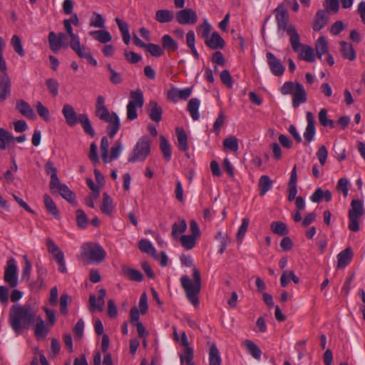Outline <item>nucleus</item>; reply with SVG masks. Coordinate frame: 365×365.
I'll list each match as a JSON object with an SVG mask.
<instances>
[{
    "mask_svg": "<svg viewBox=\"0 0 365 365\" xmlns=\"http://www.w3.org/2000/svg\"><path fill=\"white\" fill-rule=\"evenodd\" d=\"M106 68L110 72L109 80L113 84H119L123 82V77L120 73L112 68L110 64H107Z\"/></svg>",
    "mask_w": 365,
    "mask_h": 365,
    "instance_id": "6e6d98bb",
    "label": "nucleus"
},
{
    "mask_svg": "<svg viewBox=\"0 0 365 365\" xmlns=\"http://www.w3.org/2000/svg\"><path fill=\"white\" fill-rule=\"evenodd\" d=\"M221 363L219 350L216 345L212 344L209 350V365H221Z\"/></svg>",
    "mask_w": 365,
    "mask_h": 365,
    "instance_id": "473e14b6",
    "label": "nucleus"
},
{
    "mask_svg": "<svg viewBox=\"0 0 365 365\" xmlns=\"http://www.w3.org/2000/svg\"><path fill=\"white\" fill-rule=\"evenodd\" d=\"M43 272L44 270L42 268L38 269V277L36 282L32 283L31 284V289L34 290H40L42 287H44V282H43Z\"/></svg>",
    "mask_w": 365,
    "mask_h": 365,
    "instance_id": "680f3d73",
    "label": "nucleus"
},
{
    "mask_svg": "<svg viewBox=\"0 0 365 365\" xmlns=\"http://www.w3.org/2000/svg\"><path fill=\"white\" fill-rule=\"evenodd\" d=\"M115 210V205L112 198L106 192L103 195V201L101 206L102 213L106 215L111 216Z\"/></svg>",
    "mask_w": 365,
    "mask_h": 365,
    "instance_id": "4be33fe9",
    "label": "nucleus"
},
{
    "mask_svg": "<svg viewBox=\"0 0 365 365\" xmlns=\"http://www.w3.org/2000/svg\"><path fill=\"white\" fill-rule=\"evenodd\" d=\"M4 278V281L8 283L11 288H14L17 286V266L14 258L8 260Z\"/></svg>",
    "mask_w": 365,
    "mask_h": 365,
    "instance_id": "0eeeda50",
    "label": "nucleus"
},
{
    "mask_svg": "<svg viewBox=\"0 0 365 365\" xmlns=\"http://www.w3.org/2000/svg\"><path fill=\"white\" fill-rule=\"evenodd\" d=\"M148 113L153 121L158 123L162 119L163 110L156 101H150L148 106Z\"/></svg>",
    "mask_w": 365,
    "mask_h": 365,
    "instance_id": "6ab92c4d",
    "label": "nucleus"
},
{
    "mask_svg": "<svg viewBox=\"0 0 365 365\" xmlns=\"http://www.w3.org/2000/svg\"><path fill=\"white\" fill-rule=\"evenodd\" d=\"M122 272H123L124 275H125L131 281L141 282L143 280V274L138 269L123 265Z\"/></svg>",
    "mask_w": 365,
    "mask_h": 365,
    "instance_id": "c85d7f7f",
    "label": "nucleus"
},
{
    "mask_svg": "<svg viewBox=\"0 0 365 365\" xmlns=\"http://www.w3.org/2000/svg\"><path fill=\"white\" fill-rule=\"evenodd\" d=\"M89 24L95 28L103 29L105 27V19L101 14L93 12Z\"/></svg>",
    "mask_w": 365,
    "mask_h": 365,
    "instance_id": "8fccbe9b",
    "label": "nucleus"
},
{
    "mask_svg": "<svg viewBox=\"0 0 365 365\" xmlns=\"http://www.w3.org/2000/svg\"><path fill=\"white\" fill-rule=\"evenodd\" d=\"M63 24L66 33L71 38L70 43H73L75 42L80 41L79 36L73 33V28L71 26V24H70L69 21L63 20Z\"/></svg>",
    "mask_w": 365,
    "mask_h": 365,
    "instance_id": "052dcab7",
    "label": "nucleus"
},
{
    "mask_svg": "<svg viewBox=\"0 0 365 365\" xmlns=\"http://www.w3.org/2000/svg\"><path fill=\"white\" fill-rule=\"evenodd\" d=\"M24 267L22 270V279L23 280H29L30 277V274L31 272V263L28 259V257L26 255L24 256Z\"/></svg>",
    "mask_w": 365,
    "mask_h": 365,
    "instance_id": "69168bd1",
    "label": "nucleus"
},
{
    "mask_svg": "<svg viewBox=\"0 0 365 365\" xmlns=\"http://www.w3.org/2000/svg\"><path fill=\"white\" fill-rule=\"evenodd\" d=\"M353 252L351 247H346L337 255V268L346 267L351 261Z\"/></svg>",
    "mask_w": 365,
    "mask_h": 365,
    "instance_id": "aec40b11",
    "label": "nucleus"
},
{
    "mask_svg": "<svg viewBox=\"0 0 365 365\" xmlns=\"http://www.w3.org/2000/svg\"><path fill=\"white\" fill-rule=\"evenodd\" d=\"M191 93V88H186L182 90L172 88L168 91L167 96L168 99L173 103H176L179 100H186L190 96Z\"/></svg>",
    "mask_w": 365,
    "mask_h": 365,
    "instance_id": "f8f14e48",
    "label": "nucleus"
},
{
    "mask_svg": "<svg viewBox=\"0 0 365 365\" xmlns=\"http://www.w3.org/2000/svg\"><path fill=\"white\" fill-rule=\"evenodd\" d=\"M177 21L182 25L195 24L198 20L197 13L192 9L178 11L175 16Z\"/></svg>",
    "mask_w": 365,
    "mask_h": 365,
    "instance_id": "6e6552de",
    "label": "nucleus"
},
{
    "mask_svg": "<svg viewBox=\"0 0 365 365\" xmlns=\"http://www.w3.org/2000/svg\"><path fill=\"white\" fill-rule=\"evenodd\" d=\"M37 317L34 307L26 303L14 304L9 312V323L15 333H20L24 329H29Z\"/></svg>",
    "mask_w": 365,
    "mask_h": 365,
    "instance_id": "f257e3e1",
    "label": "nucleus"
},
{
    "mask_svg": "<svg viewBox=\"0 0 365 365\" xmlns=\"http://www.w3.org/2000/svg\"><path fill=\"white\" fill-rule=\"evenodd\" d=\"M327 24L326 14L324 10H319L314 17L313 29L315 31L321 30Z\"/></svg>",
    "mask_w": 365,
    "mask_h": 365,
    "instance_id": "2f4dec72",
    "label": "nucleus"
},
{
    "mask_svg": "<svg viewBox=\"0 0 365 365\" xmlns=\"http://www.w3.org/2000/svg\"><path fill=\"white\" fill-rule=\"evenodd\" d=\"M34 322H36L35 334L36 337L44 339L48 333V328L44 321L40 316H37Z\"/></svg>",
    "mask_w": 365,
    "mask_h": 365,
    "instance_id": "a878e982",
    "label": "nucleus"
},
{
    "mask_svg": "<svg viewBox=\"0 0 365 365\" xmlns=\"http://www.w3.org/2000/svg\"><path fill=\"white\" fill-rule=\"evenodd\" d=\"M245 344L247 349L248 352L256 359H259L262 351L259 346L250 340H246Z\"/></svg>",
    "mask_w": 365,
    "mask_h": 365,
    "instance_id": "37998d69",
    "label": "nucleus"
},
{
    "mask_svg": "<svg viewBox=\"0 0 365 365\" xmlns=\"http://www.w3.org/2000/svg\"><path fill=\"white\" fill-rule=\"evenodd\" d=\"M11 43L14 51L20 56H24L25 52L21 44V38L17 35H14L11 40Z\"/></svg>",
    "mask_w": 365,
    "mask_h": 365,
    "instance_id": "864d4df0",
    "label": "nucleus"
},
{
    "mask_svg": "<svg viewBox=\"0 0 365 365\" xmlns=\"http://www.w3.org/2000/svg\"><path fill=\"white\" fill-rule=\"evenodd\" d=\"M66 39V36L63 33L56 34L54 31H51L48 36L50 49L57 53L62 47L66 48L68 45L65 43Z\"/></svg>",
    "mask_w": 365,
    "mask_h": 365,
    "instance_id": "1a4fd4ad",
    "label": "nucleus"
},
{
    "mask_svg": "<svg viewBox=\"0 0 365 365\" xmlns=\"http://www.w3.org/2000/svg\"><path fill=\"white\" fill-rule=\"evenodd\" d=\"M36 111L38 114L46 121L49 120L50 115L48 108L41 102L38 101L36 104Z\"/></svg>",
    "mask_w": 365,
    "mask_h": 365,
    "instance_id": "338daca9",
    "label": "nucleus"
},
{
    "mask_svg": "<svg viewBox=\"0 0 365 365\" xmlns=\"http://www.w3.org/2000/svg\"><path fill=\"white\" fill-rule=\"evenodd\" d=\"M315 49L317 51V57L321 59L322 56L324 53H327L328 51V46L327 42L324 36H320L316 43H315Z\"/></svg>",
    "mask_w": 365,
    "mask_h": 365,
    "instance_id": "a19ab883",
    "label": "nucleus"
},
{
    "mask_svg": "<svg viewBox=\"0 0 365 365\" xmlns=\"http://www.w3.org/2000/svg\"><path fill=\"white\" fill-rule=\"evenodd\" d=\"M138 247L140 251L150 255L153 257H157L156 250L152 245V243L147 239H142L140 240Z\"/></svg>",
    "mask_w": 365,
    "mask_h": 365,
    "instance_id": "58836bf2",
    "label": "nucleus"
},
{
    "mask_svg": "<svg viewBox=\"0 0 365 365\" xmlns=\"http://www.w3.org/2000/svg\"><path fill=\"white\" fill-rule=\"evenodd\" d=\"M58 191L61 196L70 203H73L75 201V194L66 184L61 186Z\"/></svg>",
    "mask_w": 365,
    "mask_h": 365,
    "instance_id": "a18cd8bd",
    "label": "nucleus"
},
{
    "mask_svg": "<svg viewBox=\"0 0 365 365\" xmlns=\"http://www.w3.org/2000/svg\"><path fill=\"white\" fill-rule=\"evenodd\" d=\"M319 123L324 127H329L333 128L334 127V122L330 120L327 117V110L325 108L320 110L319 113Z\"/></svg>",
    "mask_w": 365,
    "mask_h": 365,
    "instance_id": "09e8293b",
    "label": "nucleus"
},
{
    "mask_svg": "<svg viewBox=\"0 0 365 365\" xmlns=\"http://www.w3.org/2000/svg\"><path fill=\"white\" fill-rule=\"evenodd\" d=\"M297 81H287L280 88L279 91L282 95L293 94L297 89Z\"/></svg>",
    "mask_w": 365,
    "mask_h": 365,
    "instance_id": "5fc2aeb1",
    "label": "nucleus"
},
{
    "mask_svg": "<svg viewBox=\"0 0 365 365\" xmlns=\"http://www.w3.org/2000/svg\"><path fill=\"white\" fill-rule=\"evenodd\" d=\"M192 272L194 282H192L187 275L182 276L180 281L187 299L193 306L196 307L199 304L197 294L201 288V277L200 272L196 268H193Z\"/></svg>",
    "mask_w": 365,
    "mask_h": 365,
    "instance_id": "7ed1b4c3",
    "label": "nucleus"
},
{
    "mask_svg": "<svg viewBox=\"0 0 365 365\" xmlns=\"http://www.w3.org/2000/svg\"><path fill=\"white\" fill-rule=\"evenodd\" d=\"M150 153V140L148 136L141 137L130 153L128 160L135 163L143 162Z\"/></svg>",
    "mask_w": 365,
    "mask_h": 365,
    "instance_id": "20e7f679",
    "label": "nucleus"
},
{
    "mask_svg": "<svg viewBox=\"0 0 365 365\" xmlns=\"http://www.w3.org/2000/svg\"><path fill=\"white\" fill-rule=\"evenodd\" d=\"M15 108L24 117L32 120L36 118L34 109L26 101L24 100L16 101Z\"/></svg>",
    "mask_w": 365,
    "mask_h": 365,
    "instance_id": "f3484780",
    "label": "nucleus"
},
{
    "mask_svg": "<svg viewBox=\"0 0 365 365\" xmlns=\"http://www.w3.org/2000/svg\"><path fill=\"white\" fill-rule=\"evenodd\" d=\"M207 47L212 50L222 49L225 46L224 39L217 32H213L211 36L205 41Z\"/></svg>",
    "mask_w": 365,
    "mask_h": 365,
    "instance_id": "dca6fc26",
    "label": "nucleus"
},
{
    "mask_svg": "<svg viewBox=\"0 0 365 365\" xmlns=\"http://www.w3.org/2000/svg\"><path fill=\"white\" fill-rule=\"evenodd\" d=\"M14 139L13 135L4 128H0V148L6 149V144Z\"/></svg>",
    "mask_w": 365,
    "mask_h": 365,
    "instance_id": "de8ad7c7",
    "label": "nucleus"
},
{
    "mask_svg": "<svg viewBox=\"0 0 365 365\" xmlns=\"http://www.w3.org/2000/svg\"><path fill=\"white\" fill-rule=\"evenodd\" d=\"M197 34L201 38L206 40L209 38L211 31V25L207 19H205L203 23L197 28Z\"/></svg>",
    "mask_w": 365,
    "mask_h": 365,
    "instance_id": "3c124183",
    "label": "nucleus"
},
{
    "mask_svg": "<svg viewBox=\"0 0 365 365\" xmlns=\"http://www.w3.org/2000/svg\"><path fill=\"white\" fill-rule=\"evenodd\" d=\"M223 145L225 148L232 151H237L238 150V140L234 137H229L224 140Z\"/></svg>",
    "mask_w": 365,
    "mask_h": 365,
    "instance_id": "e2e57ef3",
    "label": "nucleus"
},
{
    "mask_svg": "<svg viewBox=\"0 0 365 365\" xmlns=\"http://www.w3.org/2000/svg\"><path fill=\"white\" fill-rule=\"evenodd\" d=\"M200 101L197 98H191L187 103V110L193 120H197L200 118L198 112Z\"/></svg>",
    "mask_w": 365,
    "mask_h": 365,
    "instance_id": "bb28decb",
    "label": "nucleus"
},
{
    "mask_svg": "<svg viewBox=\"0 0 365 365\" xmlns=\"http://www.w3.org/2000/svg\"><path fill=\"white\" fill-rule=\"evenodd\" d=\"M43 202L47 211L49 213H51L54 217L58 219L59 212L52 198L48 195H44Z\"/></svg>",
    "mask_w": 365,
    "mask_h": 365,
    "instance_id": "c9c22d12",
    "label": "nucleus"
},
{
    "mask_svg": "<svg viewBox=\"0 0 365 365\" xmlns=\"http://www.w3.org/2000/svg\"><path fill=\"white\" fill-rule=\"evenodd\" d=\"M306 118L307 121V125L306 127L305 132L304 133V137L305 139L304 144H307L314 140L315 135V124H314V118L313 114L311 112H307Z\"/></svg>",
    "mask_w": 365,
    "mask_h": 365,
    "instance_id": "ddd939ff",
    "label": "nucleus"
},
{
    "mask_svg": "<svg viewBox=\"0 0 365 365\" xmlns=\"http://www.w3.org/2000/svg\"><path fill=\"white\" fill-rule=\"evenodd\" d=\"M83 254L92 263L101 262L106 256V251L101 245L92 243H88L83 247Z\"/></svg>",
    "mask_w": 365,
    "mask_h": 365,
    "instance_id": "423d86ee",
    "label": "nucleus"
},
{
    "mask_svg": "<svg viewBox=\"0 0 365 365\" xmlns=\"http://www.w3.org/2000/svg\"><path fill=\"white\" fill-rule=\"evenodd\" d=\"M155 19L160 24L169 23L174 19V13L168 9H160L155 12Z\"/></svg>",
    "mask_w": 365,
    "mask_h": 365,
    "instance_id": "b1692460",
    "label": "nucleus"
},
{
    "mask_svg": "<svg viewBox=\"0 0 365 365\" xmlns=\"http://www.w3.org/2000/svg\"><path fill=\"white\" fill-rule=\"evenodd\" d=\"M62 113L68 126H75L78 123V115L72 106L65 104L62 109Z\"/></svg>",
    "mask_w": 365,
    "mask_h": 365,
    "instance_id": "4468645a",
    "label": "nucleus"
},
{
    "mask_svg": "<svg viewBox=\"0 0 365 365\" xmlns=\"http://www.w3.org/2000/svg\"><path fill=\"white\" fill-rule=\"evenodd\" d=\"M272 186V182L268 175H262L259 180V195L263 196Z\"/></svg>",
    "mask_w": 365,
    "mask_h": 365,
    "instance_id": "ea45409f",
    "label": "nucleus"
},
{
    "mask_svg": "<svg viewBox=\"0 0 365 365\" xmlns=\"http://www.w3.org/2000/svg\"><path fill=\"white\" fill-rule=\"evenodd\" d=\"M11 93V80L7 73L0 76V101H4Z\"/></svg>",
    "mask_w": 365,
    "mask_h": 365,
    "instance_id": "2eb2a0df",
    "label": "nucleus"
},
{
    "mask_svg": "<svg viewBox=\"0 0 365 365\" xmlns=\"http://www.w3.org/2000/svg\"><path fill=\"white\" fill-rule=\"evenodd\" d=\"M307 101V93L304 86L300 83H297V89L292 94V106L297 108L300 104Z\"/></svg>",
    "mask_w": 365,
    "mask_h": 365,
    "instance_id": "a211bd4d",
    "label": "nucleus"
},
{
    "mask_svg": "<svg viewBox=\"0 0 365 365\" xmlns=\"http://www.w3.org/2000/svg\"><path fill=\"white\" fill-rule=\"evenodd\" d=\"M300 48H302L300 57L303 60L307 62H314L315 61L314 51L311 46L300 43Z\"/></svg>",
    "mask_w": 365,
    "mask_h": 365,
    "instance_id": "4c0bfd02",
    "label": "nucleus"
},
{
    "mask_svg": "<svg viewBox=\"0 0 365 365\" xmlns=\"http://www.w3.org/2000/svg\"><path fill=\"white\" fill-rule=\"evenodd\" d=\"M78 123H81L83 131L90 135L91 137H94L95 131L92 127L91 123L86 114L82 113L78 115Z\"/></svg>",
    "mask_w": 365,
    "mask_h": 365,
    "instance_id": "c756f323",
    "label": "nucleus"
},
{
    "mask_svg": "<svg viewBox=\"0 0 365 365\" xmlns=\"http://www.w3.org/2000/svg\"><path fill=\"white\" fill-rule=\"evenodd\" d=\"M278 32L285 31L289 36V42L294 51L297 52L300 46V37L295 26L289 24V14L284 4H280L274 10Z\"/></svg>",
    "mask_w": 365,
    "mask_h": 365,
    "instance_id": "f03ea898",
    "label": "nucleus"
},
{
    "mask_svg": "<svg viewBox=\"0 0 365 365\" xmlns=\"http://www.w3.org/2000/svg\"><path fill=\"white\" fill-rule=\"evenodd\" d=\"M250 224V220L247 217H245L242 220V224L240 227L238 229L237 233V240L241 242L243 237L245 235V233L247 230L248 226Z\"/></svg>",
    "mask_w": 365,
    "mask_h": 365,
    "instance_id": "13d9d810",
    "label": "nucleus"
},
{
    "mask_svg": "<svg viewBox=\"0 0 365 365\" xmlns=\"http://www.w3.org/2000/svg\"><path fill=\"white\" fill-rule=\"evenodd\" d=\"M90 36L93 38L102 43H106L112 40V36L109 31L107 30L100 29L97 31H91Z\"/></svg>",
    "mask_w": 365,
    "mask_h": 365,
    "instance_id": "cd10ccee",
    "label": "nucleus"
},
{
    "mask_svg": "<svg viewBox=\"0 0 365 365\" xmlns=\"http://www.w3.org/2000/svg\"><path fill=\"white\" fill-rule=\"evenodd\" d=\"M340 46V51L345 59H348L351 61L356 59V53L351 43L345 41H341Z\"/></svg>",
    "mask_w": 365,
    "mask_h": 365,
    "instance_id": "5701e85b",
    "label": "nucleus"
},
{
    "mask_svg": "<svg viewBox=\"0 0 365 365\" xmlns=\"http://www.w3.org/2000/svg\"><path fill=\"white\" fill-rule=\"evenodd\" d=\"M146 51L150 53L151 56L155 57H159L163 55L164 51L163 48L159 45L155 43H148L146 46Z\"/></svg>",
    "mask_w": 365,
    "mask_h": 365,
    "instance_id": "bf43d9fd",
    "label": "nucleus"
},
{
    "mask_svg": "<svg viewBox=\"0 0 365 365\" xmlns=\"http://www.w3.org/2000/svg\"><path fill=\"white\" fill-rule=\"evenodd\" d=\"M351 208L348 212V228L352 232H358L360 230L359 219L365 215V209L363 201L354 199L351 202Z\"/></svg>",
    "mask_w": 365,
    "mask_h": 365,
    "instance_id": "39448f33",
    "label": "nucleus"
},
{
    "mask_svg": "<svg viewBox=\"0 0 365 365\" xmlns=\"http://www.w3.org/2000/svg\"><path fill=\"white\" fill-rule=\"evenodd\" d=\"M76 222L80 228H85L88 224V218L83 210L79 209L76 211Z\"/></svg>",
    "mask_w": 365,
    "mask_h": 365,
    "instance_id": "0e129e2a",
    "label": "nucleus"
},
{
    "mask_svg": "<svg viewBox=\"0 0 365 365\" xmlns=\"http://www.w3.org/2000/svg\"><path fill=\"white\" fill-rule=\"evenodd\" d=\"M178 146L181 151L186 152L188 150L187 135L182 128L176 129Z\"/></svg>",
    "mask_w": 365,
    "mask_h": 365,
    "instance_id": "7c9ffc66",
    "label": "nucleus"
},
{
    "mask_svg": "<svg viewBox=\"0 0 365 365\" xmlns=\"http://www.w3.org/2000/svg\"><path fill=\"white\" fill-rule=\"evenodd\" d=\"M46 85L47 86V88L49 91V93L53 96H56L58 94V87L59 83L58 82L54 79V78H48L46 81Z\"/></svg>",
    "mask_w": 365,
    "mask_h": 365,
    "instance_id": "4d7b16f0",
    "label": "nucleus"
},
{
    "mask_svg": "<svg viewBox=\"0 0 365 365\" xmlns=\"http://www.w3.org/2000/svg\"><path fill=\"white\" fill-rule=\"evenodd\" d=\"M124 56H125L126 60L129 63H137L142 59V57L140 55H139L133 51H128L127 50H125L124 51Z\"/></svg>",
    "mask_w": 365,
    "mask_h": 365,
    "instance_id": "774afa93",
    "label": "nucleus"
},
{
    "mask_svg": "<svg viewBox=\"0 0 365 365\" xmlns=\"http://www.w3.org/2000/svg\"><path fill=\"white\" fill-rule=\"evenodd\" d=\"M196 239V237L190 235H183L180 237V242L185 249L189 250L195 246Z\"/></svg>",
    "mask_w": 365,
    "mask_h": 365,
    "instance_id": "49530a36",
    "label": "nucleus"
},
{
    "mask_svg": "<svg viewBox=\"0 0 365 365\" xmlns=\"http://www.w3.org/2000/svg\"><path fill=\"white\" fill-rule=\"evenodd\" d=\"M71 48L78 55L79 58H87L91 54V52L88 48L81 45V41H78L73 43L69 44Z\"/></svg>",
    "mask_w": 365,
    "mask_h": 365,
    "instance_id": "72a5a7b5",
    "label": "nucleus"
},
{
    "mask_svg": "<svg viewBox=\"0 0 365 365\" xmlns=\"http://www.w3.org/2000/svg\"><path fill=\"white\" fill-rule=\"evenodd\" d=\"M187 223L184 219L179 220L175 222L172 227L171 235L174 239H178L179 235L185 232L187 230Z\"/></svg>",
    "mask_w": 365,
    "mask_h": 365,
    "instance_id": "e433bc0d",
    "label": "nucleus"
},
{
    "mask_svg": "<svg viewBox=\"0 0 365 365\" xmlns=\"http://www.w3.org/2000/svg\"><path fill=\"white\" fill-rule=\"evenodd\" d=\"M128 103H133V105L142 108L144 104L143 91L140 88L130 91V100Z\"/></svg>",
    "mask_w": 365,
    "mask_h": 365,
    "instance_id": "f704fd0d",
    "label": "nucleus"
},
{
    "mask_svg": "<svg viewBox=\"0 0 365 365\" xmlns=\"http://www.w3.org/2000/svg\"><path fill=\"white\" fill-rule=\"evenodd\" d=\"M160 146L163 156L170 160L172 155L170 145L163 135L160 137Z\"/></svg>",
    "mask_w": 365,
    "mask_h": 365,
    "instance_id": "c03bdc74",
    "label": "nucleus"
},
{
    "mask_svg": "<svg viewBox=\"0 0 365 365\" xmlns=\"http://www.w3.org/2000/svg\"><path fill=\"white\" fill-rule=\"evenodd\" d=\"M106 291L105 289H100L98 291V297L96 298L95 294H91L89 297V309L91 312H94L96 310L102 312L105 304V297Z\"/></svg>",
    "mask_w": 365,
    "mask_h": 365,
    "instance_id": "9d476101",
    "label": "nucleus"
},
{
    "mask_svg": "<svg viewBox=\"0 0 365 365\" xmlns=\"http://www.w3.org/2000/svg\"><path fill=\"white\" fill-rule=\"evenodd\" d=\"M163 50L174 52L178 48V43L169 34H165L161 38Z\"/></svg>",
    "mask_w": 365,
    "mask_h": 365,
    "instance_id": "393cba45",
    "label": "nucleus"
},
{
    "mask_svg": "<svg viewBox=\"0 0 365 365\" xmlns=\"http://www.w3.org/2000/svg\"><path fill=\"white\" fill-rule=\"evenodd\" d=\"M267 64L272 73L276 76L283 75L285 68L281 61L271 52L266 53Z\"/></svg>",
    "mask_w": 365,
    "mask_h": 365,
    "instance_id": "9b49d317",
    "label": "nucleus"
},
{
    "mask_svg": "<svg viewBox=\"0 0 365 365\" xmlns=\"http://www.w3.org/2000/svg\"><path fill=\"white\" fill-rule=\"evenodd\" d=\"M194 356V351L192 348L187 347L185 349L184 354L180 355V362L182 364L186 363L187 365H194L192 359Z\"/></svg>",
    "mask_w": 365,
    "mask_h": 365,
    "instance_id": "603ef678",
    "label": "nucleus"
},
{
    "mask_svg": "<svg viewBox=\"0 0 365 365\" xmlns=\"http://www.w3.org/2000/svg\"><path fill=\"white\" fill-rule=\"evenodd\" d=\"M271 230L274 233L280 236H284L288 234L289 230L287 227V225L282 222L279 221H274L271 223L270 225Z\"/></svg>",
    "mask_w": 365,
    "mask_h": 365,
    "instance_id": "79ce46f5",
    "label": "nucleus"
},
{
    "mask_svg": "<svg viewBox=\"0 0 365 365\" xmlns=\"http://www.w3.org/2000/svg\"><path fill=\"white\" fill-rule=\"evenodd\" d=\"M106 123H109L108 126L107 127V133L110 138H113L118 131L120 128V119L118 115L113 112L111 113L110 118L108 120L106 121Z\"/></svg>",
    "mask_w": 365,
    "mask_h": 365,
    "instance_id": "412c9836",
    "label": "nucleus"
}]
</instances>
